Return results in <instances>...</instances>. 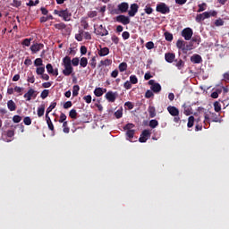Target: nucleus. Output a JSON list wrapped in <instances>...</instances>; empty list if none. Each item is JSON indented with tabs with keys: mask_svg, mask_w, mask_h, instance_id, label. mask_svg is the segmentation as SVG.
Masks as SVG:
<instances>
[{
	"mask_svg": "<svg viewBox=\"0 0 229 229\" xmlns=\"http://www.w3.org/2000/svg\"><path fill=\"white\" fill-rule=\"evenodd\" d=\"M175 58H176V55H174V53L165 54V60L168 64H173V62H174L176 60Z\"/></svg>",
	"mask_w": 229,
	"mask_h": 229,
	"instance_id": "nucleus-14",
	"label": "nucleus"
},
{
	"mask_svg": "<svg viewBox=\"0 0 229 229\" xmlns=\"http://www.w3.org/2000/svg\"><path fill=\"white\" fill-rule=\"evenodd\" d=\"M224 25H225V21H223V19L216 20L215 26H224Z\"/></svg>",
	"mask_w": 229,
	"mask_h": 229,
	"instance_id": "nucleus-59",
	"label": "nucleus"
},
{
	"mask_svg": "<svg viewBox=\"0 0 229 229\" xmlns=\"http://www.w3.org/2000/svg\"><path fill=\"white\" fill-rule=\"evenodd\" d=\"M135 135V131L134 130H129L126 131V137L128 140H131Z\"/></svg>",
	"mask_w": 229,
	"mask_h": 229,
	"instance_id": "nucleus-29",
	"label": "nucleus"
},
{
	"mask_svg": "<svg viewBox=\"0 0 229 229\" xmlns=\"http://www.w3.org/2000/svg\"><path fill=\"white\" fill-rule=\"evenodd\" d=\"M58 122L59 123H66L67 115H65V114H64V113H61Z\"/></svg>",
	"mask_w": 229,
	"mask_h": 229,
	"instance_id": "nucleus-46",
	"label": "nucleus"
},
{
	"mask_svg": "<svg viewBox=\"0 0 229 229\" xmlns=\"http://www.w3.org/2000/svg\"><path fill=\"white\" fill-rule=\"evenodd\" d=\"M34 65H35L36 67H42V65H44L43 61H42V58H37V59L34 61Z\"/></svg>",
	"mask_w": 229,
	"mask_h": 229,
	"instance_id": "nucleus-40",
	"label": "nucleus"
},
{
	"mask_svg": "<svg viewBox=\"0 0 229 229\" xmlns=\"http://www.w3.org/2000/svg\"><path fill=\"white\" fill-rule=\"evenodd\" d=\"M120 72H124L128 69V64L124 62L121 63L118 66Z\"/></svg>",
	"mask_w": 229,
	"mask_h": 229,
	"instance_id": "nucleus-30",
	"label": "nucleus"
},
{
	"mask_svg": "<svg viewBox=\"0 0 229 229\" xmlns=\"http://www.w3.org/2000/svg\"><path fill=\"white\" fill-rule=\"evenodd\" d=\"M150 89L152 92H154V94H158L162 90V86L160 83L156 82L153 86L150 87Z\"/></svg>",
	"mask_w": 229,
	"mask_h": 229,
	"instance_id": "nucleus-18",
	"label": "nucleus"
},
{
	"mask_svg": "<svg viewBox=\"0 0 229 229\" xmlns=\"http://www.w3.org/2000/svg\"><path fill=\"white\" fill-rule=\"evenodd\" d=\"M63 65L64 67V69L63 70V74L64 76H71V74H72V64H71V57L70 56H65L63 59Z\"/></svg>",
	"mask_w": 229,
	"mask_h": 229,
	"instance_id": "nucleus-1",
	"label": "nucleus"
},
{
	"mask_svg": "<svg viewBox=\"0 0 229 229\" xmlns=\"http://www.w3.org/2000/svg\"><path fill=\"white\" fill-rule=\"evenodd\" d=\"M22 46H26L27 47H30L31 46V38H25L21 42Z\"/></svg>",
	"mask_w": 229,
	"mask_h": 229,
	"instance_id": "nucleus-48",
	"label": "nucleus"
},
{
	"mask_svg": "<svg viewBox=\"0 0 229 229\" xmlns=\"http://www.w3.org/2000/svg\"><path fill=\"white\" fill-rule=\"evenodd\" d=\"M111 40L115 45L119 44V38L117 36H115V35L112 36Z\"/></svg>",
	"mask_w": 229,
	"mask_h": 229,
	"instance_id": "nucleus-64",
	"label": "nucleus"
},
{
	"mask_svg": "<svg viewBox=\"0 0 229 229\" xmlns=\"http://www.w3.org/2000/svg\"><path fill=\"white\" fill-rule=\"evenodd\" d=\"M55 30H65L67 28V25L65 23L61 22V23H56L54 25Z\"/></svg>",
	"mask_w": 229,
	"mask_h": 229,
	"instance_id": "nucleus-35",
	"label": "nucleus"
},
{
	"mask_svg": "<svg viewBox=\"0 0 229 229\" xmlns=\"http://www.w3.org/2000/svg\"><path fill=\"white\" fill-rule=\"evenodd\" d=\"M69 117H71V119H78V112L76 111V109L70 110Z\"/></svg>",
	"mask_w": 229,
	"mask_h": 229,
	"instance_id": "nucleus-28",
	"label": "nucleus"
},
{
	"mask_svg": "<svg viewBox=\"0 0 229 229\" xmlns=\"http://www.w3.org/2000/svg\"><path fill=\"white\" fill-rule=\"evenodd\" d=\"M55 108H56V102H52L49 107L47 109L46 115H49V114H51Z\"/></svg>",
	"mask_w": 229,
	"mask_h": 229,
	"instance_id": "nucleus-24",
	"label": "nucleus"
},
{
	"mask_svg": "<svg viewBox=\"0 0 229 229\" xmlns=\"http://www.w3.org/2000/svg\"><path fill=\"white\" fill-rule=\"evenodd\" d=\"M191 62L192 64H201V62H203V58H201V55L195 54L191 57Z\"/></svg>",
	"mask_w": 229,
	"mask_h": 229,
	"instance_id": "nucleus-17",
	"label": "nucleus"
},
{
	"mask_svg": "<svg viewBox=\"0 0 229 229\" xmlns=\"http://www.w3.org/2000/svg\"><path fill=\"white\" fill-rule=\"evenodd\" d=\"M167 112L172 115V117H177V115H180V110L174 106H169L167 107Z\"/></svg>",
	"mask_w": 229,
	"mask_h": 229,
	"instance_id": "nucleus-11",
	"label": "nucleus"
},
{
	"mask_svg": "<svg viewBox=\"0 0 229 229\" xmlns=\"http://www.w3.org/2000/svg\"><path fill=\"white\" fill-rule=\"evenodd\" d=\"M55 15H58V17H62L64 21H71V13H69V9L65 10H55L54 11Z\"/></svg>",
	"mask_w": 229,
	"mask_h": 229,
	"instance_id": "nucleus-4",
	"label": "nucleus"
},
{
	"mask_svg": "<svg viewBox=\"0 0 229 229\" xmlns=\"http://www.w3.org/2000/svg\"><path fill=\"white\" fill-rule=\"evenodd\" d=\"M137 12H139V4H131L128 12L129 17H135V15H137Z\"/></svg>",
	"mask_w": 229,
	"mask_h": 229,
	"instance_id": "nucleus-9",
	"label": "nucleus"
},
{
	"mask_svg": "<svg viewBox=\"0 0 229 229\" xmlns=\"http://www.w3.org/2000/svg\"><path fill=\"white\" fill-rule=\"evenodd\" d=\"M205 6H207V4L206 3H203V4H199V9H198V13H201V12H205Z\"/></svg>",
	"mask_w": 229,
	"mask_h": 229,
	"instance_id": "nucleus-56",
	"label": "nucleus"
},
{
	"mask_svg": "<svg viewBox=\"0 0 229 229\" xmlns=\"http://www.w3.org/2000/svg\"><path fill=\"white\" fill-rule=\"evenodd\" d=\"M131 85L132 84L130 82V81H127L124 82L123 87L126 89V90H130V89H131Z\"/></svg>",
	"mask_w": 229,
	"mask_h": 229,
	"instance_id": "nucleus-61",
	"label": "nucleus"
},
{
	"mask_svg": "<svg viewBox=\"0 0 229 229\" xmlns=\"http://www.w3.org/2000/svg\"><path fill=\"white\" fill-rule=\"evenodd\" d=\"M80 62V65L81 67H87V65H89V59H87V57H81Z\"/></svg>",
	"mask_w": 229,
	"mask_h": 229,
	"instance_id": "nucleus-25",
	"label": "nucleus"
},
{
	"mask_svg": "<svg viewBox=\"0 0 229 229\" xmlns=\"http://www.w3.org/2000/svg\"><path fill=\"white\" fill-rule=\"evenodd\" d=\"M36 72L38 76H42V74H44V72H46V68L44 66L38 67L36 70Z\"/></svg>",
	"mask_w": 229,
	"mask_h": 229,
	"instance_id": "nucleus-41",
	"label": "nucleus"
},
{
	"mask_svg": "<svg viewBox=\"0 0 229 229\" xmlns=\"http://www.w3.org/2000/svg\"><path fill=\"white\" fill-rule=\"evenodd\" d=\"M94 94L97 98H101V96H103V94H104L103 88L95 89Z\"/></svg>",
	"mask_w": 229,
	"mask_h": 229,
	"instance_id": "nucleus-26",
	"label": "nucleus"
},
{
	"mask_svg": "<svg viewBox=\"0 0 229 229\" xmlns=\"http://www.w3.org/2000/svg\"><path fill=\"white\" fill-rule=\"evenodd\" d=\"M145 47H147V49H154L155 48V43H153V41H148L146 43Z\"/></svg>",
	"mask_w": 229,
	"mask_h": 229,
	"instance_id": "nucleus-50",
	"label": "nucleus"
},
{
	"mask_svg": "<svg viewBox=\"0 0 229 229\" xmlns=\"http://www.w3.org/2000/svg\"><path fill=\"white\" fill-rule=\"evenodd\" d=\"M47 96H49V89H44L40 94L41 99H46Z\"/></svg>",
	"mask_w": 229,
	"mask_h": 229,
	"instance_id": "nucleus-45",
	"label": "nucleus"
},
{
	"mask_svg": "<svg viewBox=\"0 0 229 229\" xmlns=\"http://www.w3.org/2000/svg\"><path fill=\"white\" fill-rule=\"evenodd\" d=\"M103 65H105L106 67H108V65H112V59L101 60L98 65V69H101Z\"/></svg>",
	"mask_w": 229,
	"mask_h": 229,
	"instance_id": "nucleus-19",
	"label": "nucleus"
},
{
	"mask_svg": "<svg viewBox=\"0 0 229 229\" xmlns=\"http://www.w3.org/2000/svg\"><path fill=\"white\" fill-rule=\"evenodd\" d=\"M144 12L147 13V15H151V13H153V8H151V4H147L144 8Z\"/></svg>",
	"mask_w": 229,
	"mask_h": 229,
	"instance_id": "nucleus-31",
	"label": "nucleus"
},
{
	"mask_svg": "<svg viewBox=\"0 0 229 229\" xmlns=\"http://www.w3.org/2000/svg\"><path fill=\"white\" fill-rule=\"evenodd\" d=\"M141 135L144 136L145 139H148V137H151V132L148 130H144Z\"/></svg>",
	"mask_w": 229,
	"mask_h": 229,
	"instance_id": "nucleus-58",
	"label": "nucleus"
},
{
	"mask_svg": "<svg viewBox=\"0 0 229 229\" xmlns=\"http://www.w3.org/2000/svg\"><path fill=\"white\" fill-rule=\"evenodd\" d=\"M130 82H131L132 85H137V83H139V79L137 78L136 75H131V76H130Z\"/></svg>",
	"mask_w": 229,
	"mask_h": 229,
	"instance_id": "nucleus-36",
	"label": "nucleus"
},
{
	"mask_svg": "<svg viewBox=\"0 0 229 229\" xmlns=\"http://www.w3.org/2000/svg\"><path fill=\"white\" fill-rule=\"evenodd\" d=\"M185 41L179 39L176 42V46L178 47V49H181V51H182V53L187 54V49H185Z\"/></svg>",
	"mask_w": 229,
	"mask_h": 229,
	"instance_id": "nucleus-16",
	"label": "nucleus"
},
{
	"mask_svg": "<svg viewBox=\"0 0 229 229\" xmlns=\"http://www.w3.org/2000/svg\"><path fill=\"white\" fill-rule=\"evenodd\" d=\"M148 126L150 128H157V126H158V121L157 119L150 120Z\"/></svg>",
	"mask_w": 229,
	"mask_h": 229,
	"instance_id": "nucleus-38",
	"label": "nucleus"
},
{
	"mask_svg": "<svg viewBox=\"0 0 229 229\" xmlns=\"http://www.w3.org/2000/svg\"><path fill=\"white\" fill-rule=\"evenodd\" d=\"M81 26L84 30H89V22L87 21V20H81Z\"/></svg>",
	"mask_w": 229,
	"mask_h": 229,
	"instance_id": "nucleus-49",
	"label": "nucleus"
},
{
	"mask_svg": "<svg viewBox=\"0 0 229 229\" xmlns=\"http://www.w3.org/2000/svg\"><path fill=\"white\" fill-rule=\"evenodd\" d=\"M148 112L151 119H153V117H157V109L155 108V106H149Z\"/></svg>",
	"mask_w": 229,
	"mask_h": 229,
	"instance_id": "nucleus-21",
	"label": "nucleus"
},
{
	"mask_svg": "<svg viewBox=\"0 0 229 229\" xmlns=\"http://www.w3.org/2000/svg\"><path fill=\"white\" fill-rule=\"evenodd\" d=\"M114 116L116 119H121V117H123V109H118L114 112Z\"/></svg>",
	"mask_w": 229,
	"mask_h": 229,
	"instance_id": "nucleus-51",
	"label": "nucleus"
},
{
	"mask_svg": "<svg viewBox=\"0 0 229 229\" xmlns=\"http://www.w3.org/2000/svg\"><path fill=\"white\" fill-rule=\"evenodd\" d=\"M213 106H214L215 112H221V104H219L218 101H216L213 104Z\"/></svg>",
	"mask_w": 229,
	"mask_h": 229,
	"instance_id": "nucleus-44",
	"label": "nucleus"
},
{
	"mask_svg": "<svg viewBox=\"0 0 229 229\" xmlns=\"http://www.w3.org/2000/svg\"><path fill=\"white\" fill-rule=\"evenodd\" d=\"M40 3V0H36L35 2L32 0H30L29 3H27V6H37Z\"/></svg>",
	"mask_w": 229,
	"mask_h": 229,
	"instance_id": "nucleus-54",
	"label": "nucleus"
},
{
	"mask_svg": "<svg viewBox=\"0 0 229 229\" xmlns=\"http://www.w3.org/2000/svg\"><path fill=\"white\" fill-rule=\"evenodd\" d=\"M174 62V65H175L179 71H182V69L185 67V62H183L182 59H175Z\"/></svg>",
	"mask_w": 229,
	"mask_h": 229,
	"instance_id": "nucleus-15",
	"label": "nucleus"
},
{
	"mask_svg": "<svg viewBox=\"0 0 229 229\" xmlns=\"http://www.w3.org/2000/svg\"><path fill=\"white\" fill-rule=\"evenodd\" d=\"M204 119L205 124H210V121H212V123H219V115L212 112L205 113Z\"/></svg>",
	"mask_w": 229,
	"mask_h": 229,
	"instance_id": "nucleus-2",
	"label": "nucleus"
},
{
	"mask_svg": "<svg viewBox=\"0 0 229 229\" xmlns=\"http://www.w3.org/2000/svg\"><path fill=\"white\" fill-rule=\"evenodd\" d=\"M115 21L116 22H120V24H123V26H128V24H130V17L123 14L116 16Z\"/></svg>",
	"mask_w": 229,
	"mask_h": 229,
	"instance_id": "nucleus-7",
	"label": "nucleus"
},
{
	"mask_svg": "<svg viewBox=\"0 0 229 229\" xmlns=\"http://www.w3.org/2000/svg\"><path fill=\"white\" fill-rule=\"evenodd\" d=\"M7 107L10 112H15V110H17V105L15 104V102H13V100H8Z\"/></svg>",
	"mask_w": 229,
	"mask_h": 229,
	"instance_id": "nucleus-20",
	"label": "nucleus"
},
{
	"mask_svg": "<svg viewBox=\"0 0 229 229\" xmlns=\"http://www.w3.org/2000/svg\"><path fill=\"white\" fill-rule=\"evenodd\" d=\"M195 21L196 22H201L202 21H205V18H203V15L200 13L196 16Z\"/></svg>",
	"mask_w": 229,
	"mask_h": 229,
	"instance_id": "nucleus-63",
	"label": "nucleus"
},
{
	"mask_svg": "<svg viewBox=\"0 0 229 229\" xmlns=\"http://www.w3.org/2000/svg\"><path fill=\"white\" fill-rule=\"evenodd\" d=\"M83 99L86 103H88V105L92 103V96H90V95H87V96L83 97Z\"/></svg>",
	"mask_w": 229,
	"mask_h": 229,
	"instance_id": "nucleus-57",
	"label": "nucleus"
},
{
	"mask_svg": "<svg viewBox=\"0 0 229 229\" xmlns=\"http://www.w3.org/2000/svg\"><path fill=\"white\" fill-rule=\"evenodd\" d=\"M21 4H22V3L19 0L13 1V6H14V8H19V6H21Z\"/></svg>",
	"mask_w": 229,
	"mask_h": 229,
	"instance_id": "nucleus-62",
	"label": "nucleus"
},
{
	"mask_svg": "<svg viewBox=\"0 0 229 229\" xmlns=\"http://www.w3.org/2000/svg\"><path fill=\"white\" fill-rule=\"evenodd\" d=\"M122 37H123V40H128V38H130V32H128V31H123V32L122 33Z\"/></svg>",
	"mask_w": 229,
	"mask_h": 229,
	"instance_id": "nucleus-60",
	"label": "nucleus"
},
{
	"mask_svg": "<svg viewBox=\"0 0 229 229\" xmlns=\"http://www.w3.org/2000/svg\"><path fill=\"white\" fill-rule=\"evenodd\" d=\"M41 49H44V44L42 43H36L30 47L32 55H36V53H38Z\"/></svg>",
	"mask_w": 229,
	"mask_h": 229,
	"instance_id": "nucleus-12",
	"label": "nucleus"
},
{
	"mask_svg": "<svg viewBox=\"0 0 229 229\" xmlns=\"http://www.w3.org/2000/svg\"><path fill=\"white\" fill-rule=\"evenodd\" d=\"M13 123H21L22 121V117L21 115L16 114L13 117Z\"/></svg>",
	"mask_w": 229,
	"mask_h": 229,
	"instance_id": "nucleus-55",
	"label": "nucleus"
},
{
	"mask_svg": "<svg viewBox=\"0 0 229 229\" xmlns=\"http://www.w3.org/2000/svg\"><path fill=\"white\" fill-rule=\"evenodd\" d=\"M98 55L100 56H108V55H110V48L106 47H100V49H98Z\"/></svg>",
	"mask_w": 229,
	"mask_h": 229,
	"instance_id": "nucleus-13",
	"label": "nucleus"
},
{
	"mask_svg": "<svg viewBox=\"0 0 229 229\" xmlns=\"http://www.w3.org/2000/svg\"><path fill=\"white\" fill-rule=\"evenodd\" d=\"M181 35L185 40H191V38H192V35H194V32L192 31V29L185 28L182 30Z\"/></svg>",
	"mask_w": 229,
	"mask_h": 229,
	"instance_id": "nucleus-6",
	"label": "nucleus"
},
{
	"mask_svg": "<svg viewBox=\"0 0 229 229\" xmlns=\"http://www.w3.org/2000/svg\"><path fill=\"white\" fill-rule=\"evenodd\" d=\"M72 65H73V67H78L80 65V58L78 57H74L72 61H71Z\"/></svg>",
	"mask_w": 229,
	"mask_h": 229,
	"instance_id": "nucleus-43",
	"label": "nucleus"
},
{
	"mask_svg": "<svg viewBox=\"0 0 229 229\" xmlns=\"http://www.w3.org/2000/svg\"><path fill=\"white\" fill-rule=\"evenodd\" d=\"M88 17H89V19H94V17H98V12L97 11L89 12Z\"/></svg>",
	"mask_w": 229,
	"mask_h": 229,
	"instance_id": "nucleus-53",
	"label": "nucleus"
},
{
	"mask_svg": "<svg viewBox=\"0 0 229 229\" xmlns=\"http://www.w3.org/2000/svg\"><path fill=\"white\" fill-rule=\"evenodd\" d=\"M153 96H155V94L153 93V90H151V89L147 90L146 93H145V98L147 99H149L150 98H153Z\"/></svg>",
	"mask_w": 229,
	"mask_h": 229,
	"instance_id": "nucleus-47",
	"label": "nucleus"
},
{
	"mask_svg": "<svg viewBox=\"0 0 229 229\" xmlns=\"http://www.w3.org/2000/svg\"><path fill=\"white\" fill-rule=\"evenodd\" d=\"M26 101H31V98H37V91L33 89H30L27 93L23 95Z\"/></svg>",
	"mask_w": 229,
	"mask_h": 229,
	"instance_id": "nucleus-8",
	"label": "nucleus"
},
{
	"mask_svg": "<svg viewBox=\"0 0 229 229\" xmlns=\"http://www.w3.org/2000/svg\"><path fill=\"white\" fill-rule=\"evenodd\" d=\"M46 119H47V123L48 126V129L50 130V131H55V125L53 124V122L51 121V117H49V115H46Z\"/></svg>",
	"mask_w": 229,
	"mask_h": 229,
	"instance_id": "nucleus-22",
	"label": "nucleus"
},
{
	"mask_svg": "<svg viewBox=\"0 0 229 229\" xmlns=\"http://www.w3.org/2000/svg\"><path fill=\"white\" fill-rule=\"evenodd\" d=\"M45 112H46V106H41L40 107L38 108V116L42 117Z\"/></svg>",
	"mask_w": 229,
	"mask_h": 229,
	"instance_id": "nucleus-34",
	"label": "nucleus"
},
{
	"mask_svg": "<svg viewBox=\"0 0 229 229\" xmlns=\"http://www.w3.org/2000/svg\"><path fill=\"white\" fill-rule=\"evenodd\" d=\"M106 99H107L109 103H115V99H117V92L108 91L106 94Z\"/></svg>",
	"mask_w": 229,
	"mask_h": 229,
	"instance_id": "nucleus-10",
	"label": "nucleus"
},
{
	"mask_svg": "<svg viewBox=\"0 0 229 229\" xmlns=\"http://www.w3.org/2000/svg\"><path fill=\"white\" fill-rule=\"evenodd\" d=\"M99 30H101V31L98 33V35H100V37H106V35H108L107 30L103 29V25L99 26Z\"/></svg>",
	"mask_w": 229,
	"mask_h": 229,
	"instance_id": "nucleus-32",
	"label": "nucleus"
},
{
	"mask_svg": "<svg viewBox=\"0 0 229 229\" xmlns=\"http://www.w3.org/2000/svg\"><path fill=\"white\" fill-rule=\"evenodd\" d=\"M156 11L158 12V13H162L163 15H165L167 13H171V9L165 3H160L157 4Z\"/></svg>",
	"mask_w": 229,
	"mask_h": 229,
	"instance_id": "nucleus-5",
	"label": "nucleus"
},
{
	"mask_svg": "<svg viewBox=\"0 0 229 229\" xmlns=\"http://www.w3.org/2000/svg\"><path fill=\"white\" fill-rule=\"evenodd\" d=\"M79 92H80V86L74 85L73 89H72L73 98H76V96H78Z\"/></svg>",
	"mask_w": 229,
	"mask_h": 229,
	"instance_id": "nucleus-39",
	"label": "nucleus"
},
{
	"mask_svg": "<svg viewBox=\"0 0 229 229\" xmlns=\"http://www.w3.org/2000/svg\"><path fill=\"white\" fill-rule=\"evenodd\" d=\"M128 8H130V4L128 3L123 2L117 5V9H114L112 11V13H114L115 15H119V13H126L128 12Z\"/></svg>",
	"mask_w": 229,
	"mask_h": 229,
	"instance_id": "nucleus-3",
	"label": "nucleus"
},
{
	"mask_svg": "<svg viewBox=\"0 0 229 229\" xmlns=\"http://www.w3.org/2000/svg\"><path fill=\"white\" fill-rule=\"evenodd\" d=\"M23 123L26 126H30L31 124V118L30 116H26L23 119Z\"/></svg>",
	"mask_w": 229,
	"mask_h": 229,
	"instance_id": "nucleus-52",
	"label": "nucleus"
},
{
	"mask_svg": "<svg viewBox=\"0 0 229 229\" xmlns=\"http://www.w3.org/2000/svg\"><path fill=\"white\" fill-rule=\"evenodd\" d=\"M97 58H98V56L95 55V56L91 57V59L89 60V65H90L91 69H96V65H98Z\"/></svg>",
	"mask_w": 229,
	"mask_h": 229,
	"instance_id": "nucleus-23",
	"label": "nucleus"
},
{
	"mask_svg": "<svg viewBox=\"0 0 229 229\" xmlns=\"http://www.w3.org/2000/svg\"><path fill=\"white\" fill-rule=\"evenodd\" d=\"M46 69H47L48 74H52L53 72H55V69L53 68V64H47L46 65Z\"/></svg>",
	"mask_w": 229,
	"mask_h": 229,
	"instance_id": "nucleus-42",
	"label": "nucleus"
},
{
	"mask_svg": "<svg viewBox=\"0 0 229 229\" xmlns=\"http://www.w3.org/2000/svg\"><path fill=\"white\" fill-rule=\"evenodd\" d=\"M63 128H64L63 129L64 133H69V131H71V129L69 128L67 122L63 123Z\"/></svg>",
	"mask_w": 229,
	"mask_h": 229,
	"instance_id": "nucleus-37",
	"label": "nucleus"
},
{
	"mask_svg": "<svg viewBox=\"0 0 229 229\" xmlns=\"http://www.w3.org/2000/svg\"><path fill=\"white\" fill-rule=\"evenodd\" d=\"M164 36L167 42H173V38H174L173 33L166 31L164 33Z\"/></svg>",
	"mask_w": 229,
	"mask_h": 229,
	"instance_id": "nucleus-27",
	"label": "nucleus"
},
{
	"mask_svg": "<svg viewBox=\"0 0 229 229\" xmlns=\"http://www.w3.org/2000/svg\"><path fill=\"white\" fill-rule=\"evenodd\" d=\"M194 121H195V118L192 115L188 118V123H187L188 128H192V126H194Z\"/></svg>",
	"mask_w": 229,
	"mask_h": 229,
	"instance_id": "nucleus-33",
	"label": "nucleus"
}]
</instances>
